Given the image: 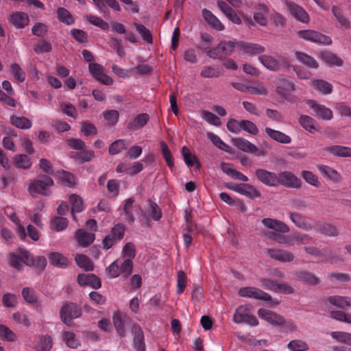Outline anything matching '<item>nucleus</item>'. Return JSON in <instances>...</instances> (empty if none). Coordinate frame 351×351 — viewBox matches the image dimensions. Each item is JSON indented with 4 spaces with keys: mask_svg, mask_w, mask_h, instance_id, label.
Returning a JSON list of instances; mask_svg holds the SVG:
<instances>
[{
    "mask_svg": "<svg viewBox=\"0 0 351 351\" xmlns=\"http://www.w3.org/2000/svg\"><path fill=\"white\" fill-rule=\"evenodd\" d=\"M134 332V347L136 351H145V339L142 328L138 324H134L132 328Z\"/></svg>",
    "mask_w": 351,
    "mask_h": 351,
    "instance_id": "aec40b11",
    "label": "nucleus"
},
{
    "mask_svg": "<svg viewBox=\"0 0 351 351\" xmlns=\"http://www.w3.org/2000/svg\"><path fill=\"white\" fill-rule=\"evenodd\" d=\"M295 57L296 60L310 69H317L319 63L313 57L303 52H295Z\"/></svg>",
    "mask_w": 351,
    "mask_h": 351,
    "instance_id": "cd10ccee",
    "label": "nucleus"
},
{
    "mask_svg": "<svg viewBox=\"0 0 351 351\" xmlns=\"http://www.w3.org/2000/svg\"><path fill=\"white\" fill-rule=\"evenodd\" d=\"M263 234L268 237L269 239L275 241L278 243L293 245V243L290 241V239L283 234L269 231L264 232Z\"/></svg>",
    "mask_w": 351,
    "mask_h": 351,
    "instance_id": "a19ab883",
    "label": "nucleus"
},
{
    "mask_svg": "<svg viewBox=\"0 0 351 351\" xmlns=\"http://www.w3.org/2000/svg\"><path fill=\"white\" fill-rule=\"evenodd\" d=\"M59 176L61 178V180L66 184L68 186H75L76 184V179L74 175L72 174L71 173L62 170V171L59 172Z\"/></svg>",
    "mask_w": 351,
    "mask_h": 351,
    "instance_id": "680f3d73",
    "label": "nucleus"
},
{
    "mask_svg": "<svg viewBox=\"0 0 351 351\" xmlns=\"http://www.w3.org/2000/svg\"><path fill=\"white\" fill-rule=\"evenodd\" d=\"M0 339L9 342H13L16 339V334L8 326L0 324Z\"/></svg>",
    "mask_w": 351,
    "mask_h": 351,
    "instance_id": "79ce46f5",
    "label": "nucleus"
},
{
    "mask_svg": "<svg viewBox=\"0 0 351 351\" xmlns=\"http://www.w3.org/2000/svg\"><path fill=\"white\" fill-rule=\"evenodd\" d=\"M63 339L71 348H77L80 345L79 341L75 338V334L72 332H64L63 333Z\"/></svg>",
    "mask_w": 351,
    "mask_h": 351,
    "instance_id": "6e6d98bb",
    "label": "nucleus"
},
{
    "mask_svg": "<svg viewBox=\"0 0 351 351\" xmlns=\"http://www.w3.org/2000/svg\"><path fill=\"white\" fill-rule=\"evenodd\" d=\"M126 148V143L123 140H117L113 142L109 147V153L115 155L120 153L123 149Z\"/></svg>",
    "mask_w": 351,
    "mask_h": 351,
    "instance_id": "052dcab7",
    "label": "nucleus"
},
{
    "mask_svg": "<svg viewBox=\"0 0 351 351\" xmlns=\"http://www.w3.org/2000/svg\"><path fill=\"white\" fill-rule=\"evenodd\" d=\"M82 315V309L80 306L75 302H66L60 310L61 321L68 326H71L73 320L79 318Z\"/></svg>",
    "mask_w": 351,
    "mask_h": 351,
    "instance_id": "7ed1b4c3",
    "label": "nucleus"
},
{
    "mask_svg": "<svg viewBox=\"0 0 351 351\" xmlns=\"http://www.w3.org/2000/svg\"><path fill=\"white\" fill-rule=\"evenodd\" d=\"M77 280L82 287L89 286L97 289L101 286L100 279L93 274H80L77 276Z\"/></svg>",
    "mask_w": 351,
    "mask_h": 351,
    "instance_id": "ddd939ff",
    "label": "nucleus"
},
{
    "mask_svg": "<svg viewBox=\"0 0 351 351\" xmlns=\"http://www.w3.org/2000/svg\"><path fill=\"white\" fill-rule=\"evenodd\" d=\"M59 19L67 25H71L74 23V19L70 12L64 8H59L57 11Z\"/></svg>",
    "mask_w": 351,
    "mask_h": 351,
    "instance_id": "5fc2aeb1",
    "label": "nucleus"
},
{
    "mask_svg": "<svg viewBox=\"0 0 351 351\" xmlns=\"http://www.w3.org/2000/svg\"><path fill=\"white\" fill-rule=\"evenodd\" d=\"M218 8L226 15V16L233 23L240 25L241 19L237 13L226 2L218 1L217 3Z\"/></svg>",
    "mask_w": 351,
    "mask_h": 351,
    "instance_id": "2eb2a0df",
    "label": "nucleus"
},
{
    "mask_svg": "<svg viewBox=\"0 0 351 351\" xmlns=\"http://www.w3.org/2000/svg\"><path fill=\"white\" fill-rule=\"evenodd\" d=\"M182 155L183 156L184 162L189 167H191L193 165H195L196 169H200V162H199L197 158L190 152L189 148L186 147H183L182 149Z\"/></svg>",
    "mask_w": 351,
    "mask_h": 351,
    "instance_id": "c756f323",
    "label": "nucleus"
},
{
    "mask_svg": "<svg viewBox=\"0 0 351 351\" xmlns=\"http://www.w3.org/2000/svg\"><path fill=\"white\" fill-rule=\"evenodd\" d=\"M326 150L333 156L339 157H351V148L341 145L327 147Z\"/></svg>",
    "mask_w": 351,
    "mask_h": 351,
    "instance_id": "72a5a7b5",
    "label": "nucleus"
},
{
    "mask_svg": "<svg viewBox=\"0 0 351 351\" xmlns=\"http://www.w3.org/2000/svg\"><path fill=\"white\" fill-rule=\"evenodd\" d=\"M263 225L269 229H272L274 231L287 233L289 232V228L284 222L271 218H264L261 221Z\"/></svg>",
    "mask_w": 351,
    "mask_h": 351,
    "instance_id": "dca6fc26",
    "label": "nucleus"
},
{
    "mask_svg": "<svg viewBox=\"0 0 351 351\" xmlns=\"http://www.w3.org/2000/svg\"><path fill=\"white\" fill-rule=\"evenodd\" d=\"M149 119V117L147 114H140L130 123V128L132 130H139L147 123Z\"/></svg>",
    "mask_w": 351,
    "mask_h": 351,
    "instance_id": "58836bf2",
    "label": "nucleus"
},
{
    "mask_svg": "<svg viewBox=\"0 0 351 351\" xmlns=\"http://www.w3.org/2000/svg\"><path fill=\"white\" fill-rule=\"evenodd\" d=\"M241 297L261 300L263 301H271V296L260 289L252 287H242L239 291Z\"/></svg>",
    "mask_w": 351,
    "mask_h": 351,
    "instance_id": "423d86ee",
    "label": "nucleus"
},
{
    "mask_svg": "<svg viewBox=\"0 0 351 351\" xmlns=\"http://www.w3.org/2000/svg\"><path fill=\"white\" fill-rule=\"evenodd\" d=\"M48 257L50 263L54 266L65 268L69 265L67 258L59 252H51Z\"/></svg>",
    "mask_w": 351,
    "mask_h": 351,
    "instance_id": "473e14b6",
    "label": "nucleus"
},
{
    "mask_svg": "<svg viewBox=\"0 0 351 351\" xmlns=\"http://www.w3.org/2000/svg\"><path fill=\"white\" fill-rule=\"evenodd\" d=\"M332 12L337 21L343 27H350V21L346 18L342 10L337 6L332 7Z\"/></svg>",
    "mask_w": 351,
    "mask_h": 351,
    "instance_id": "a18cd8bd",
    "label": "nucleus"
},
{
    "mask_svg": "<svg viewBox=\"0 0 351 351\" xmlns=\"http://www.w3.org/2000/svg\"><path fill=\"white\" fill-rule=\"evenodd\" d=\"M256 178L263 184L269 186H276L279 185L278 175L274 172L265 169H258L256 171Z\"/></svg>",
    "mask_w": 351,
    "mask_h": 351,
    "instance_id": "9d476101",
    "label": "nucleus"
},
{
    "mask_svg": "<svg viewBox=\"0 0 351 351\" xmlns=\"http://www.w3.org/2000/svg\"><path fill=\"white\" fill-rule=\"evenodd\" d=\"M239 193L251 199H255L261 196V192L255 186L249 184H240Z\"/></svg>",
    "mask_w": 351,
    "mask_h": 351,
    "instance_id": "393cba45",
    "label": "nucleus"
},
{
    "mask_svg": "<svg viewBox=\"0 0 351 351\" xmlns=\"http://www.w3.org/2000/svg\"><path fill=\"white\" fill-rule=\"evenodd\" d=\"M287 348L291 351H307L308 350V344L300 339L290 341Z\"/></svg>",
    "mask_w": 351,
    "mask_h": 351,
    "instance_id": "c03bdc74",
    "label": "nucleus"
},
{
    "mask_svg": "<svg viewBox=\"0 0 351 351\" xmlns=\"http://www.w3.org/2000/svg\"><path fill=\"white\" fill-rule=\"evenodd\" d=\"M60 109L62 112L69 117L76 118L77 117V110L73 105L69 103L60 104Z\"/></svg>",
    "mask_w": 351,
    "mask_h": 351,
    "instance_id": "774afa93",
    "label": "nucleus"
},
{
    "mask_svg": "<svg viewBox=\"0 0 351 351\" xmlns=\"http://www.w3.org/2000/svg\"><path fill=\"white\" fill-rule=\"evenodd\" d=\"M241 50L249 56H255L265 51V47L257 43H242Z\"/></svg>",
    "mask_w": 351,
    "mask_h": 351,
    "instance_id": "bb28decb",
    "label": "nucleus"
},
{
    "mask_svg": "<svg viewBox=\"0 0 351 351\" xmlns=\"http://www.w3.org/2000/svg\"><path fill=\"white\" fill-rule=\"evenodd\" d=\"M298 35L304 40L318 45H330L332 43V40L329 36L312 29L300 30L298 32Z\"/></svg>",
    "mask_w": 351,
    "mask_h": 351,
    "instance_id": "39448f33",
    "label": "nucleus"
},
{
    "mask_svg": "<svg viewBox=\"0 0 351 351\" xmlns=\"http://www.w3.org/2000/svg\"><path fill=\"white\" fill-rule=\"evenodd\" d=\"M134 202V199L132 197H130L125 201L123 206L124 213L126 216V219L130 223L134 221V217L132 213V204Z\"/></svg>",
    "mask_w": 351,
    "mask_h": 351,
    "instance_id": "8fccbe9b",
    "label": "nucleus"
},
{
    "mask_svg": "<svg viewBox=\"0 0 351 351\" xmlns=\"http://www.w3.org/2000/svg\"><path fill=\"white\" fill-rule=\"evenodd\" d=\"M11 123L13 125L21 130L29 129L32 125L31 121L27 118L24 117H13L11 119Z\"/></svg>",
    "mask_w": 351,
    "mask_h": 351,
    "instance_id": "de8ad7c7",
    "label": "nucleus"
},
{
    "mask_svg": "<svg viewBox=\"0 0 351 351\" xmlns=\"http://www.w3.org/2000/svg\"><path fill=\"white\" fill-rule=\"evenodd\" d=\"M314 229L315 231L328 237H335L338 235V230L335 226L328 223L317 224Z\"/></svg>",
    "mask_w": 351,
    "mask_h": 351,
    "instance_id": "2f4dec72",
    "label": "nucleus"
},
{
    "mask_svg": "<svg viewBox=\"0 0 351 351\" xmlns=\"http://www.w3.org/2000/svg\"><path fill=\"white\" fill-rule=\"evenodd\" d=\"M76 264L80 268L86 271H91L94 269V266L90 259L84 254H78L75 257Z\"/></svg>",
    "mask_w": 351,
    "mask_h": 351,
    "instance_id": "c9c22d12",
    "label": "nucleus"
},
{
    "mask_svg": "<svg viewBox=\"0 0 351 351\" xmlns=\"http://www.w3.org/2000/svg\"><path fill=\"white\" fill-rule=\"evenodd\" d=\"M51 49V44L45 40H40L34 47V50L37 54L49 53Z\"/></svg>",
    "mask_w": 351,
    "mask_h": 351,
    "instance_id": "338daca9",
    "label": "nucleus"
},
{
    "mask_svg": "<svg viewBox=\"0 0 351 351\" xmlns=\"http://www.w3.org/2000/svg\"><path fill=\"white\" fill-rule=\"evenodd\" d=\"M306 104L317 118L326 121L332 119L333 114L329 108L317 103L315 100H308Z\"/></svg>",
    "mask_w": 351,
    "mask_h": 351,
    "instance_id": "1a4fd4ad",
    "label": "nucleus"
},
{
    "mask_svg": "<svg viewBox=\"0 0 351 351\" xmlns=\"http://www.w3.org/2000/svg\"><path fill=\"white\" fill-rule=\"evenodd\" d=\"M202 16L207 23L213 29L221 31L224 29L222 23L208 10L204 8L202 11Z\"/></svg>",
    "mask_w": 351,
    "mask_h": 351,
    "instance_id": "4be33fe9",
    "label": "nucleus"
},
{
    "mask_svg": "<svg viewBox=\"0 0 351 351\" xmlns=\"http://www.w3.org/2000/svg\"><path fill=\"white\" fill-rule=\"evenodd\" d=\"M287 10L291 15L304 23H308L310 21L308 14L300 5L293 2H286Z\"/></svg>",
    "mask_w": 351,
    "mask_h": 351,
    "instance_id": "9b49d317",
    "label": "nucleus"
},
{
    "mask_svg": "<svg viewBox=\"0 0 351 351\" xmlns=\"http://www.w3.org/2000/svg\"><path fill=\"white\" fill-rule=\"evenodd\" d=\"M112 321L119 335L121 337H124L126 335V330L123 321L122 320L121 314L119 311L114 312L112 316Z\"/></svg>",
    "mask_w": 351,
    "mask_h": 351,
    "instance_id": "e433bc0d",
    "label": "nucleus"
},
{
    "mask_svg": "<svg viewBox=\"0 0 351 351\" xmlns=\"http://www.w3.org/2000/svg\"><path fill=\"white\" fill-rule=\"evenodd\" d=\"M295 90L294 85L289 81L282 79L278 81L276 92L279 95L291 101V93Z\"/></svg>",
    "mask_w": 351,
    "mask_h": 351,
    "instance_id": "f3484780",
    "label": "nucleus"
},
{
    "mask_svg": "<svg viewBox=\"0 0 351 351\" xmlns=\"http://www.w3.org/2000/svg\"><path fill=\"white\" fill-rule=\"evenodd\" d=\"M186 286V276L185 273L180 270L178 273L177 278V293L181 294L184 292Z\"/></svg>",
    "mask_w": 351,
    "mask_h": 351,
    "instance_id": "0e129e2a",
    "label": "nucleus"
},
{
    "mask_svg": "<svg viewBox=\"0 0 351 351\" xmlns=\"http://www.w3.org/2000/svg\"><path fill=\"white\" fill-rule=\"evenodd\" d=\"M299 123L302 127L307 130H317V122L312 117L307 115H302L299 118Z\"/></svg>",
    "mask_w": 351,
    "mask_h": 351,
    "instance_id": "4c0bfd02",
    "label": "nucleus"
},
{
    "mask_svg": "<svg viewBox=\"0 0 351 351\" xmlns=\"http://www.w3.org/2000/svg\"><path fill=\"white\" fill-rule=\"evenodd\" d=\"M86 19L90 24L100 27L104 30H107L109 28L108 23L104 21L102 19L93 15H87Z\"/></svg>",
    "mask_w": 351,
    "mask_h": 351,
    "instance_id": "864d4df0",
    "label": "nucleus"
},
{
    "mask_svg": "<svg viewBox=\"0 0 351 351\" xmlns=\"http://www.w3.org/2000/svg\"><path fill=\"white\" fill-rule=\"evenodd\" d=\"M75 237L80 246L88 247L95 239V235L92 232H87L84 229H78L75 232Z\"/></svg>",
    "mask_w": 351,
    "mask_h": 351,
    "instance_id": "6ab92c4d",
    "label": "nucleus"
},
{
    "mask_svg": "<svg viewBox=\"0 0 351 351\" xmlns=\"http://www.w3.org/2000/svg\"><path fill=\"white\" fill-rule=\"evenodd\" d=\"M311 86L318 93L322 95L331 93L332 86L324 80H315L311 82Z\"/></svg>",
    "mask_w": 351,
    "mask_h": 351,
    "instance_id": "c85d7f7f",
    "label": "nucleus"
},
{
    "mask_svg": "<svg viewBox=\"0 0 351 351\" xmlns=\"http://www.w3.org/2000/svg\"><path fill=\"white\" fill-rule=\"evenodd\" d=\"M69 201L72 213H80L84 210L83 201L80 196L73 194L70 196Z\"/></svg>",
    "mask_w": 351,
    "mask_h": 351,
    "instance_id": "49530a36",
    "label": "nucleus"
},
{
    "mask_svg": "<svg viewBox=\"0 0 351 351\" xmlns=\"http://www.w3.org/2000/svg\"><path fill=\"white\" fill-rule=\"evenodd\" d=\"M258 60L265 68L272 71L279 70L281 66L278 60L269 55H260Z\"/></svg>",
    "mask_w": 351,
    "mask_h": 351,
    "instance_id": "5701e85b",
    "label": "nucleus"
},
{
    "mask_svg": "<svg viewBox=\"0 0 351 351\" xmlns=\"http://www.w3.org/2000/svg\"><path fill=\"white\" fill-rule=\"evenodd\" d=\"M95 157L93 151H81L75 154L74 158L80 162L90 161Z\"/></svg>",
    "mask_w": 351,
    "mask_h": 351,
    "instance_id": "69168bd1",
    "label": "nucleus"
},
{
    "mask_svg": "<svg viewBox=\"0 0 351 351\" xmlns=\"http://www.w3.org/2000/svg\"><path fill=\"white\" fill-rule=\"evenodd\" d=\"M249 311L246 306H239L233 315L234 322L237 324L243 323Z\"/></svg>",
    "mask_w": 351,
    "mask_h": 351,
    "instance_id": "3c124183",
    "label": "nucleus"
},
{
    "mask_svg": "<svg viewBox=\"0 0 351 351\" xmlns=\"http://www.w3.org/2000/svg\"><path fill=\"white\" fill-rule=\"evenodd\" d=\"M227 128L229 132H255L256 125L251 121L247 120L237 121L234 119L229 120L227 123Z\"/></svg>",
    "mask_w": 351,
    "mask_h": 351,
    "instance_id": "6e6552de",
    "label": "nucleus"
},
{
    "mask_svg": "<svg viewBox=\"0 0 351 351\" xmlns=\"http://www.w3.org/2000/svg\"><path fill=\"white\" fill-rule=\"evenodd\" d=\"M8 21L16 28L21 29L28 24L29 16L25 12H15L10 14Z\"/></svg>",
    "mask_w": 351,
    "mask_h": 351,
    "instance_id": "a211bd4d",
    "label": "nucleus"
},
{
    "mask_svg": "<svg viewBox=\"0 0 351 351\" xmlns=\"http://www.w3.org/2000/svg\"><path fill=\"white\" fill-rule=\"evenodd\" d=\"M234 48V42L232 40L221 41L215 47L207 51V56L213 59H222L230 56Z\"/></svg>",
    "mask_w": 351,
    "mask_h": 351,
    "instance_id": "20e7f679",
    "label": "nucleus"
},
{
    "mask_svg": "<svg viewBox=\"0 0 351 351\" xmlns=\"http://www.w3.org/2000/svg\"><path fill=\"white\" fill-rule=\"evenodd\" d=\"M319 57L327 64L331 66H341L343 65V60L335 53L326 51L320 53Z\"/></svg>",
    "mask_w": 351,
    "mask_h": 351,
    "instance_id": "b1692460",
    "label": "nucleus"
},
{
    "mask_svg": "<svg viewBox=\"0 0 351 351\" xmlns=\"http://www.w3.org/2000/svg\"><path fill=\"white\" fill-rule=\"evenodd\" d=\"M66 218L62 217H54L51 221V225L55 230L59 232L64 230L68 226Z\"/></svg>",
    "mask_w": 351,
    "mask_h": 351,
    "instance_id": "09e8293b",
    "label": "nucleus"
},
{
    "mask_svg": "<svg viewBox=\"0 0 351 351\" xmlns=\"http://www.w3.org/2000/svg\"><path fill=\"white\" fill-rule=\"evenodd\" d=\"M327 301L330 302L331 304L340 308L351 307V298L349 297L332 295L329 296L327 298Z\"/></svg>",
    "mask_w": 351,
    "mask_h": 351,
    "instance_id": "7c9ffc66",
    "label": "nucleus"
},
{
    "mask_svg": "<svg viewBox=\"0 0 351 351\" xmlns=\"http://www.w3.org/2000/svg\"><path fill=\"white\" fill-rule=\"evenodd\" d=\"M232 142L234 146L241 151L250 153L253 149L254 150L255 145L243 138H234Z\"/></svg>",
    "mask_w": 351,
    "mask_h": 351,
    "instance_id": "37998d69",
    "label": "nucleus"
},
{
    "mask_svg": "<svg viewBox=\"0 0 351 351\" xmlns=\"http://www.w3.org/2000/svg\"><path fill=\"white\" fill-rule=\"evenodd\" d=\"M31 158L25 154L16 155L14 157V165L16 168L27 169L32 166Z\"/></svg>",
    "mask_w": 351,
    "mask_h": 351,
    "instance_id": "ea45409f",
    "label": "nucleus"
},
{
    "mask_svg": "<svg viewBox=\"0 0 351 351\" xmlns=\"http://www.w3.org/2000/svg\"><path fill=\"white\" fill-rule=\"evenodd\" d=\"M301 176L306 182H308V184L313 186L319 187L321 184L319 180H317V177L311 171H303L301 173Z\"/></svg>",
    "mask_w": 351,
    "mask_h": 351,
    "instance_id": "e2e57ef3",
    "label": "nucleus"
},
{
    "mask_svg": "<svg viewBox=\"0 0 351 351\" xmlns=\"http://www.w3.org/2000/svg\"><path fill=\"white\" fill-rule=\"evenodd\" d=\"M258 315L273 326H280V332H293L297 329L295 322L291 319L286 320L282 315L270 310L260 308L258 311Z\"/></svg>",
    "mask_w": 351,
    "mask_h": 351,
    "instance_id": "f257e3e1",
    "label": "nucleus"
},
{
    "mask_svg": "<svg viewBox=\"0 0 351 351\" xmlns=\"http://www.w3.org/2000/svg\"><path fill=\"white\" fill-rule=\"evenodd\" d=\"M296 280L307 285H316L319 284V278L308 271H299L295 274Z\"/></svg>",
    "mask_w": 351,
    "mask_h": 351,
    "instance_id": "412c9836",
    "label": "nucleus"
},
{
    "mask_svg": "<svg viewBox=\"0 0 351 351\" xmlns=\"http://www.w3.org/2000/svg\"><path fill=\"white\" fill-rule=\"evenodd\" d=\"M279 184L291 188H299L301 181L295 175L289 171H283L278 175Z\"/></svg>",
    "mask_w": 351,
    "mask_h": 351,
    "instance_id": "4468645a",
    "label": "nucleus"
},
{
    "mask_svg": "<svg viewBox=\"0 0 351 351\" xmlns=\"http://www.w3.org/2000/svg\"><path fill=\"white\" fill-rule=\"evenodd\" d=\"M133 27L145 42L148 44H152L153 43L152 34L150 30L144 25L138 23H134Z\"/></svg>",
    "mask_w": 351,
    "mask_h": 351,
    "instance_id": "f704fd0d",
    "label": "nucleus"
},
{
    "mask_svg": "<svg viewBox=\"0 0 351 351\" xmlns=\"http://www.w3.org/2000/svg\"><path fill=\"white\" fill-rule=\"evenodd\" d=\"M266 254L271 258L282 263H290L293 261L295 258L292 252L280 249H267Z\"/></svg>",
    "mask_w": 351,
    "mask_h": 351,
    "instance_id": "f8f14e48",
    "label": "nucleus"
},
{
    "mask_svg": "<svg viewBox=\"0 0 351 351\" xmlns=\"http://www.w3.org/2000/svg\"><path fill=\"white\" fill-rule=\"evenodd\" d=\"M104 119L109 125H114L119 120V114L116 110H107L103 112Z\"/></svg>",
    "mask_w": 351,
    "mask_h": 351,
    "instance_id": "4d7b16f0",
    "label": "nucleus"
},
{
    "mask_svg": "<svg viewBox=\"0 0 351 351\" xmlns=\"http://www.w3.org/2000/svg\"><path fill=\"white\" fill-rule=\"evenodd\" d=\"M89 71L97 81L105 85H111L113 83L112 79L106 75L104 66L97 63H90Z\"/></svg>",
    "mask_w": 351,
    "mask_h": 351,
    "instance_id": "0eeeda50",
    "label": "nucleus"
},
{
    "mask_svg": "<svg viewBox=\"0 0 351 351\" xmlns=\"http://www.w3.org/2000/svg\"><path fill=\"white\" fill-rule=\"evenodd\" d=\"M200 75L204 78L217 77L220 75V72L217 68L208 66L203 68Z\"/></svg>",
    "mask_w": 351,
    "mask_h": 351,
    "instance_id": "13d9d810",
    "label": "nucleus"
},
{
    "mask_svg": "<svg viewBox=\"0 0 351 351\" xmlns=\"http://www.w3.org/2000/svg\"><path fill=\"white\" fill-rule=\"evenodd\" d=\"M332 338L341 342L351 346V333L335 331L330 333Z\"/></svg>",
    "mask_w": 351,
    "mask_h": 351,
    "instance_id": "603ef678",
    "label": "nucleus"
},
{
    "mask_svg": "<svg viewBox=\"0 0 351 351\" xmlns=\"http://www.w3.org/2000/svg\"><path fill=\"white\" fill-rule=\"evenodd\" d=\"M53 184L51 178L46 175H40L34 180L28 186V191L32 196L40 194L45 196L50 195L49 187Z\"/></svg>",
    "mask_w": 351,
    "mask_h": 351,
    "instance_id": "f03ea898",
    "label": "nucleus"
},
{
    "mask_svg": "<svg viewBox=\"0 0 351 351\" xmlns=\"http://www.w3.org/2000/svg\"><path fill=\"white\" fill-rule=\"evenodd\" d=\"M149 215L154 221H159L162 218V211L158 204L149 201Z\"/></svg>",
    "mask_w": 351,
    "mask_h": 351,
    "instance_id": "bf43d9fd",
    "label": "nucleus"
},
{
    "mask_svg": "<svg viewBox=\"0 0 351 351\" xmlns=\"http://www.w3.org/2000/svg\"><path fill=\"white\" fill-rule=\"evenodd\" d=\"M319 172L326 178L334 182H338L341 180V175L334 169L323 165H317Z\"/></svg>",
    "mask_w": 351,
    "mask_h": 351,
    "instance_id": "a878e982",
    "label": "nucleus"
}]
</instances>
